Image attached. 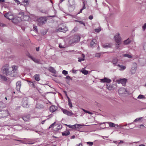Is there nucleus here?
I'll use <instances>...</instances> for the list:
<instances>
[{
    "instance_id": "4",
    "label": "nucleus",
    "mask_w": 146,
    "mask_h": 146,
    "mask_svg": "<svg viewBox=\"0 0 146 146\" xmlns=\"http://www.w3.org/2000/svg\"><path fill=\"white\" fill-rule=\"evenodd\" d=\"M12 22L15 24H17L21 21V17L19 13L18 16L13 18L12 19Z\"/></svg>"
},
{
    "instance_id": "38",
    "label": "nucleus",
    "mask_w": 146,
    "mask_h": 146,
    "mask_svg": "<svg viewBox=\"0 0 146 146\" xmlns=\"http://www.w3.org/2000/svg\"><path fill=\"white\" fill-rule=\"evenodd\" d=\"M81 72L83 74L85 75H87L88 73V71L87 70H82Z\"/></svg>"
},
{
    "instance_id": "5",
    "label": "nucleus",
    "mask_w": 146,
    "mask_h": 146,
    "mask_svg": "<svg viewBox=\"0 0 146 146\" xmlns=\"http://www.w3.org/2000/svg\"><path fill=\"white\" fill-rule=\"evenodd\" d=\"M119 33H118L117 35L114 36V38H115V41L117 44L118 46L117 47L118 48L119 47V45L121 43V38L119 37Z\"/></svg>"
},
{
    "instance_id": "27",
    "label": "nucleus",
    "mask_w": 146,
    "mask_h": 146,
    "mask_svg": "<svg viewBox=\"0 0 146 146\" xmlns=\"http://www.w3.org/2000/svg\"><path fill=\"white\" fill-rule=\"evenodd\" d=\"M106 123L108 124L110 127H114L115 126V124L114 123L110 122H106Z\"/></svg>"
},
{
    "instance_id": "8",
    "label": "nucleus",
    "mask_w": 146,
    "mask_h": 146,
    "mask_svg": "<svg viewBox=\"0 0 146 146\" xmlns=\"http://www.w3.org/2000/svg\"><path fill=\"white\" fill-rule=\"evenodd\" d=\"M66 125L69 128L72 129H79L80 127L81 126V125L78 124L74 125H70L67 124H66Z\"/></svg>"
},
{
    "instance_id": "16",
    "label": "nucleus",
    "mask_w": 146,
    "mask_h": 146,
    "mask_svg": "<svg viewBox=\"0 0 146 146\" xmlns=\"http://www.w3.org/2000/svg\"><path fill=\"white\" fill-rule=\"evenodd\" d=\"M30 116L29 114L26 115L22 117L23 119L25 121H28L30 119Z\"/></svg>"
},
{
    "instance_id": "6",
    "label": "nucleus",
    "mask_w": 146,
    "mask_h": 146,
    "mask_svg": "<svg viewBox=\"0 0 146 146\" xmlns=\"http://www.w3.org/2000/svg\"><path fill=\"white\" fill-rule=\"evenodd\" d=\"M21 17V21H27L29 18V16L27 15H24V13L21 12L19 13Z\"/></svg>"
},
{
    "instance_id": "56",
    "label": "nucleus",
    "mask_w": 146,
    "mask_h": 146,
    "mask_svg": "<svg viewBox=\"0 0 146 146\" xmlns=\"http://www.w3.org/2000/svg\"><path fill=\"white\" fill-rule=\"evenodd\" d=\"M66 78L67 79H71L70 77L68 76H67L66 77Z\"/></svg>"
},
{
    "instance_id": "29",
    "label": "nucleus",
    "mask_w": 146,
    "mask_h": 146,
    "mask_svg": "<svg viewBox=\"0 0 146 146\" xmlns=\"http://www.w3.org/2000/svg\"><path fill=\"white\" fill-rule=\"evenodd\" d=\"M70 134V132L69 131H66L65 132H63L62 133V135L63 136H66Z\"/></svg>"
},
{
    "instance_id": "34",
    "label": "nucleus",
    "mask_w": 146,
    "mask_h": 146,
    "mask_svg": "<svg viewBox=\"0 0 146 146\" xmlns=\"http://www.w3.org/2000/svg\"><path fill=\"white\" fill-rule=\"evenodd\" d=\"M0 78L4 81H6L7 80V78L5 76L1 75H0Z\"/></svg>"
},
{
    "instance_id": "36",
    "label": "nucleus",
    "mask_w": 146,
    "mask_h": 146,
    "mask_svg": "<svg viewBox=\"0 0 146 146\" xmlns=\"http://www.w3.org/2000/svg\"><path fill=\"white\" fill-rule=\"evenodd\" d=\"M123 56L124 57H126L128 58H131L132 57V56L131 55H129L128 54H123Z\"/></svg>"
},
{
    "instance_id": "61",
    "label": "nucleus",
    "mask_w": 146,
    "mask_h": 146,
    "mask_svg": "<svg viewBox=\"0 0 146 146\" xmlns=\"http://www.w3.org/2000/svg\"><path fill=\"white\" fill-rule=\"evenodd\" d=\"M64 93L65 94V95H66V96H67V97H68V96H67V92H66V91H64Z\"/></svg>"
},
{
    "instance_id": "11",
    "label": "nucleus",
    "mask_w": 146,
    "mask_h": 146,
    "mask_svg": "<svg viewBox=\"0 0 146 146\" xmlns=\"http://www.w3.org/2000/svg\"><path fill=\"white\" fill-rule=\"evenodd\" d=\"M133 64L134 66L135 67L132 68L131 70V72L132 74H133L135 73L137 68V64L136 63H133Z\"/></svg>"
},
{
    "instance_id": "57",
    "label": "nucleus",
    "mask_w": 146,
    "mask_h": 146,
    "mask_svg": "<svg viewBox=\"0 0 146 146\" xmlns=\"http://www.w3.org/2000/svg\"><path fill=\"white\" fill-rule=\"evenodd\" d=\"M72 72L73 73H76V70H75L74 69H72Z\"/></svg>"
},
{
    "instance_id": "24",
    "label": "nucleus",
    "mask_w": 146,
    "mask_h": 146,
    "mask_svg": "<svg viewBox=\"0 0 146 146\" xmlns=\"http://www.w3.org/2000/svg\"><path fill=\"white\" fill-rule=\"evenodd\" d=\"M118 62V59L116 57H115L113 60L112 61V62L113 64L115 65Z\"/></svg>"
},
{
    "instance_id": "47",
    "label": "nucleus",
    "mask_w": 146,
    "mask_h": 146,
    "mask_svg": "<svg viewBox=\"0 0 146 146\" xmlns=\"http://www.w3.org/2000/svg\"><path fill=\"white\" fill-rule=\"evenodd\" d=\"M101 29L100 28H99L98 29H95V31L97 33H99V32H100L101 31Z\"/></svg>"
},
{
    "instance_id": "3",
    "label": "nucleus",
    "mask_w": 146,
    "mask_h": 146,
    "mask_svg": "<svg viewBox=\"0 0 146 146\" xmlns=\"http://www.w3.org/2000/svg\"><path fill=\"white\" fill-rule=\"evenodd\" d=\"M9 113L7 110H0V118H4L9 115Z\"/></svg>"
},
{
    "instance_id": "59",
    "label": "nucleus",
    "mask_w": 146,
    "mask_h": 146,
    "mask_svg": "<svg viewBox=\"0 0 146 146\" xmlns=\"http://www.w3.org/2000/svg\"><path fill=\"white\" fill-rule=\"evenodd\" d=\"M123 141L122 140H120L119 141V142H118V143H119V144H120V143H123Z\"/></svg>"
},
{
    "instance_id": "19",
    "label": "nucleus",
    "mask_w": 146,
    "mask_h": 146,
    "mask_svg": "<svg viewBox=\"0 0 146 146\" xmlns=\"http://www.w3.org/2000/svg\"><path fill=\"white\" fill-rule=\"evenodd\" d=\"M29 0H23L22 3L25 6H27L29 4Z\"/></svg>"
},
{
    "instance_id": "62",
    "label": "nucleus",
    "mask_w": 146,
    "mask_h": 146,
    "mask_svg": "<svg viewBox=\"0 0 146 146\" xmlns=\"http://www.w3.org/2000/svg\"><path fill=\"white\" fill-rule=\"evenodd\" d=\"M5 2L4 0H0V2Z\"/></svg>"
},
{
    "instance_id": "15",
    "label": "nucleus",
    "mask_w": 146,
    "mask_h": 146,
    "mask_svg": "<svg viewBox=\"0 0 146 146\" xmlns=\"http://www.w3.org/2000/svg\"><path fill=\"white\" fill-rule=\"evenodd\" d=\"M16 89L18 91H20L21 86V82L20 81H18L16 83Z\"/></svg>"
},
{
    "instance_id": "50",
    "label": "nucleus",
    "mask_w": 146,
    "mask_h": 146,
    "mask_svg": "<svg viewBox=\"0 0 146 146\" xmlns=\"http://www.w3.org/2000/svg\"><path fill=\"white\" fill-rule=\"evenodd\" d=\"M33 29L35 30L36 31H37V26H36L35 25H33Z\"/></svg>"
},
{
    "instance_id": "30",
    "label": "nucleus",
    "mask_w": 146,
    "mask_h": 146,
    "mask_svg": "<svg viewBox=\"0 0 146 146\" xmlns=\"http://www.w3.org/2000/svg\"><path fill=\"white\" fill-rule=\"evenodd\" d=\"M82 58H78V61L79 62H81L82 61H83L84 60V57L85 55L84 54H82Z\"/></svg>"
},
{
    "instance_id": "28",
    "label": "nucleus",
    "mask_w": 146,
    "mask_h": 146,
    "mask_svg": "<svg viewBox=\"0 0 146 146\" xmlns=\"http://www.w3.org/2000/svg\"><path fill=\"white\" fill-rule=\"evenodd\" d=\"M43 107V106L42 105L39 104H37L36 106V108L38 109L42 108Z\"/></svg>"
},
{
    "instance_id": "21",
    "label": "nucleus",
    "mask_w": 146,
    "mask_h": 146,
    "mask_svg": "<svg viewBox=\"0 0 146 146\" xmlns=\"http://www.w3.org/2000/svg\"><path fill=\"white\" fill-rule=\"evenodd\" d=\"M29 56L32 60H33L35 62L37 63H39L40 61L39 60L37 59L34 58H33L32 56H31L30 55Z\"/></svg>"
},
{
    "instance_id": "48",
    "label": "nucleus",
    "mask_w": 146,
    "mask_h": 146,
    "mask_svg": "<svg viewBox=\"0 0 146 146\" xmlns=\"http://www.w3.org/2000/svg\"><path fill=\"white\" fill-rule=\"evenodd\" d=\"M143 49L146 52V43H145L144 44L143 46Z\"/></svg>"
},
{
    "instance_id": "51",
    "label": "nucleus",
    "mask_w": 146,
    "mask_h": 146,
    "mask_svg": "<svg viewBox=\"0 0 146 146\" xmlns=\"http://www.w3.org/2000/svg\"><path fill=\"white\" fill-rule=\"evenodd\" d=\"M55 124V122H54L49 127V128H51L53 126H54V125Z\"/></svg>"
},
{
    "instance_id": "63",
    "label": "nucleus",
    "mask_w": 146,
    "mask_h": 146,
    "mask_svg": "<svg viewBox=\"0 0 146 146\" xmlns=\"http://www.w3.org/2000/svg\"><path fill=\"white\" fill-rule=\"evenodd\" d=\"M85 8H86V7H85V5L84 4V6L83 8L82 9H83V10Z\"/></svg>"
},
{
    "instance_id": "7",
    "label": "nucleus",
    "mask_w": 146,
    "mask_h": 146,
    "mask_svg": "<svg viewBox=\"0 0 146 146\" xmlns=\"http://www.w3.org/2000/svg\"><path fill=\"white\" fill-rule=\"evenodd\" d=\"M5 17L9 20L12 19L14 16L12 13L10 12H8L4 15Z\"/></svg>"
},
{
    "instance_id": "18",
    "label": "nucleus",
    "mask_w": 146,
    "mask_h": 146,
    "mask_svg": "<svg viewBox=\"0 0 146 146\" xmlns=\"http://www.w3.org/2000/svg\"><path fill=\"white\" fill-rule=\"evenodd\" d=\"M17 67L15 66H12L13 70L11 71V73H12V74H15V76L16 75L15 72L16 71V70L17 69Z\"/></svg>"
},
{
    "instance_id": "49",
    "label": "nucleus",
    "mask_w": 146,
    "mask_h": 146,
    "mask_svg": "<svg viewBox=\"0 0 146 146\" xmlns=\"http://www.w3.org/2000/svg\"><path fill=\"white\" fill-rule=\"evenodd\" d=\"M143 29V31H144L146 28V23H145L144 25L142 27Z\"/></svg>"
},
{
    "instance_id": "33",
    "label": "nucleus",
    "mask_w": 146,
    "mask_h": 146,
    "mask_svg": "<svg viewBox=\"0 0 146 146\" xmlns=\"http://www.w3.org/2000/svg\"><path fill=\"white\" fill-rule=\"evenodd\" d=\"M130 42V40L129 38H128L127 40L124 41V44H127L129 43Z\"/></svg>"
},
{
    "instance_id": "39",
    "label": "nucleus",
    "mask_w": 146,
    "mask_h": 146,
    "mask_svg": "<svg viewBox=\"0 0 146 146\" xmlns=\"http://www.w3.org/2000/svg\"><path fill=\"white\" fill-rule=\"evenodd\" d=\"M107 88L109 90H112V87L109 84L107 85H106Z\"/></svg>"
},
{
    "instance_id": "60",
    "label": "nucleus",
    "mask_w": 146,
    "mask_h": 146,
    "mask_svg": "<svg viewBox=\"0 0 146 146\" xmlns=\"http://www.w3.org/2000/svg\"><path fill=\"white\" fill-rule=\"evenodd\" d=\"M77 146H82V143H80L77 145Z\"/></svg>"
},
{
    "instance_id": "53",
    "label": "nucleus",
    "mask_w": 146,
    "mask_h": 146,
    "mask_svg": "<svg viewBox=\"0 0 146 146\" xmlns=\"http://www.w3.org/2000/svg\"><path fill=\"white\" fill-rule=\"evenodd\" d=\"M14 1L16 2L17 5L19 4H20V2L18 1V0H14Z\"/></svg>"
},
{
    "instance_id": "42",
    "label": "nucleus",
    "mask_w": 146,
    "mask_h": 146,
    "mask_svg": "<svg viewBox=\"0 0 146 146\" xmlns=\"http://www.w3.org/2000/svg\"><path fill=\"white\" fill-rule=\"evenodd\" d=\"M62 28L60 27L56 30V31L57 32H61Z\"/></svg>"
},
{
    "instance_id": "14",
    "label": "nucleus",
    "mask_w": 146,
    "mask_h": 146,
    "mask_svg": "<svg viewBox=\"0 0 146 146\" xmlns=\"http://www.w3.org/2000/svg\"><path fill=\"white\" fill-rule=\"evenodd\" d=\"M126 92V90L123 88H121L118 90V93L119 94H125Z\"/></svg>"
},
{
    "instance_id": "44",
    "label": "nucleus",
    "mask_w": 146,
    "mask_h": 146,
    "mask_svg": "<svg viewBox=\"0 0 146 146\" xmlns=\"http://www.w3.org/2000/svg\"><path fill=\"white\" fill-rule=\"evenodd\" d=\"M75 21L76 22H78L80 24H83L84 25V26L85 25V23L82 21H78L77 20H75Z\"/></svg>"
},
{
    "instance_id": "35",
    "label": "nucleus",
    "mask_w": 146,
    "mask_h": 146,
    "mask_svg": "<svg viewBox=\"0 0 146 146\" xmlns=\"http://www.w3.org/2000/svg\"><path fill=\"white\" fill-rule=\"evenodd\" d=\"M61 32L63 33H65L66 31H68V29L66 27H64L63 28H62Z\"/></svg>"
},
{
    "instance_id": "23",
    "label": "nucleus",
    "mask_w": 146,
    "mask_h": 146,
    "mask_svg": "<svg viewBox=\"0 0 146 146\" xmlns=\"http://www.w3.org/2000/svg\"><path fill=\"white\" fill-rule=\"evenodd\" d=\"M23 106L25 108H27L29 107V105L27 100H25L24 101L23 104Z\"/></svg>"
},
{
    "instance_id": "26",
    "label": "nucleus",
    "mask_w": 146,
    "mask_h": 146,
    "mask_svg": "<svg viewBox=\"0 0 146 146\" xmlns=\"http://www.w3.org/2000/svg\"><path fill=\"white\" fill-rule=\"evenodd\" d=\"M34 77L36 80L38 81L40 80V78L39 75L36 74L34 76Z\"/></svg>"
},
{
    "instance_id": "55",
    "label": "nucleus",
    "mask_w": 146,
    "mask_h": 146,
    "mask_svg": "<svg viewBox=\"0 0 146 146\" xmlns=\"http://www.w3.org/2000/svg\"><path fill=\"white\" fill-rule=\"evenodd\" d=\"M93 18V16L92 15H90L89 17V19L90 20L92 19Z\"/></svg>"
},
{
    "instance_id": "12",
    "label": "nucleus",
    "mask_w": 146,
    "mask_h": 146,
    "mask_svg": "<svg viewBox=\"0 0 146 146\" xmlns=\"http://www.w3.org/2000/svg\"><path fill=\"white\" fill-rule=\"evenodd\" d=\"M127 81V79L125 78H123L122 79H120L119 80H117V82L118 83H121L123 85H125Z\"/></svg>"
},
{
    "instance_id": "20",
    "label": "nucleus",
    "mask_w": 146,
    "mask_h": 146,
    "mask_svg": "<svg viewBox=\"0 0 146 146\" xmlns=\"http://www.w3.org/2000/svg\"><path fill=\"white\" fill-rule=\"evenodd\" d=\"M27 82H28L29 85L31 87H32L34 88H35V86L34 84L36 82L35 81H34L33 82L28 80Z\"/></svg>"
},
{
    "instance_id": "10",
    "label": "nucleus",
    "mask_w": 146,
    "mask_h": 146,
    "mask_svg": "<svg viewBox=\"0 0 146 146\" xmlns=\"http://www.w3.org/2000/svg\"><path fill=\"white\" fill-rule=\"evenodd\" d=\"M62 111L64 113L68 116H72L73 115V113L72 112L66 109H62Z\"/></svg>"
},
{
    "instance_id": "17",
    "label": "nucleus",
    "mask_w": 146,
    "mask_h": 146,
    "mask_svg": "<svg viewBox=\"0 0 146 146\" xmlns=\"http://www.w3.org/2000/svg\"><path fill=\"white\" fill-rule=\"evenodd\" d=\"M57 107L54 106H52L50 108L49 110L50 112H54L57 109Z\"/></svg>"
},
{
    "instance_id": "32",
    "label": "nucleus",
    "mask_w": 146,
    "mask_h": 146,
    "mask_svg": "<svg viewBox=\"0 0 146 146\" xmlns=\"http://www.w3.org/2000/svg\"><path fill=\"white\" fill-rule=\"evenodd\" d=\"M5 107V104L2 102L0 101V108H3Z\"/></svg>"
},
{
    "instance_id": "43",
    "label": "nucleus",
    "mask_w": 146,
    "mask_h": 146,
    "mask_svg": "<svg viewBox=\"0 0 146 146\" xmlns=\"http://www.w3.org/2000/svg\"><path fill=\"white\" fill-rule=\"evenodd\" d=\"M87 143L90 146H92L93 145V142H88Z\"/></svg>"
},
{
    "instance_id": "40",
    "label": "nucleus",
    "mask_w": 146,
    "mask_h": 146,
    "mask_svg": "<svg viewBox=\"0 0 146 146\" xmlns=\"http://www.w3.org/2000/svg\"><path fill=\"white\" fill-rule=\"evenodd\" d=\"M137 98L138 99H144L145 97L143 95L140 94L138 96Z\"/></svg>"
},
{
    "instance_id": "64",
    "label": "nucleus",
    "mask_w": 146,
    "mask_h": 146,
    "mask_svg": "<svg viewBox=\"0 0 146 146\" xmlns=\"http://www.w3.org/2000/svg\"><path fill=\"white\" fill-rule=\"evenodd\" d=\"M139 146H145V145H143V144H141V145H140Z\"/></svg>"
},
{
    "instance_id": "41",
    "label": "nucleus",
    "mask_w": 146,
    "mask_h": 146,
    "mask_svg": "<svg viewBox=\"0 0 146 146\" xmlns=\"http://www.w3.org/2000/svg\"><path fill=\"white\" fill-rule=\"evenodd\" d=\"M118 66L120 67L122 70H124L126 68V67L125 66L120 65L119 64L118 65Z\"/></svg>"
},
{
    "instance_id": "13",
    "label": "nucleus",
    "mask_w": 146,
    "mask_h": 146,
    "mask_svg": "<svg viewBox=\"0 0 146 146\" xmlns=\"http://www.w3.org/2000/svg\"><path fill=\"white\" fill-rule=\"evenodd\" d=\"M111 82V80L107 78H104V79L100 80V82L102 83L106 82L108 83H110Z\"/></svg>"
},
{
    "instance_id": "45",
    "label": "nucleus",
    "mask_w": 146,
    "mask_h": 146,
    "mask_svg": "<svg viewBox=\"0 0 146 146\" xmlns=\"http://www.w3.org/2000/svg\"><path fill=\"white\" fill-rule=\"evenodd\" d=\"M62 73L65 75H67L68 74V72L65 70H63L62 72Z\"/></svg>"
},
{
    "instance_id": "22",
    "label": "nucleus",
    "mask_w": 146,
    "mask_h": 146,
    "mask_svg": "<svg viewBox=\"0 0 146 146\" xmlns=\"http://www.w3.org/2000/svg\"><path fill=\"white\" fill-rule=\"evenodd\" d=\"M48 70L50 72L53 73H56V71L54 68L52 67H50L48 68Z\"/></svg>"
},
{
    "instance_id": "58",
    "label": "nucleus",
    "mask_w": 146,
    "mask_h": 146,
    "mask_svg": "<svg viewBox=\"0 0 146 146\" xmlns=\"http://www.w3.org/2000/svg\"><path fill=\"white\" fill-rule=\"evenodd\" d=\"M36 51H38L39 50V47H36Z\"/></svg>"
},
{
    "instance_id": "52",
    "label": "nucleus",
    "mask_w": 146,
    "mask_h": 146,
    "mask_svg": "<svg viewBox=\"0 0 146 146\" xmlns=\"http://www.w3.org/2000/svg\"><path fill=\"white\" fill-rule=\"evenodd\" d=\"M100 56V53H97L96 54L95 56L97 57H99Z\"/></svg>"
},
{
    "instance_id": "46",
    "label": "nucleus",
    "mask_w": 146,
    "mask_h": 146,
    "mask_svg": "<svg viewBox=\"0 0 146 146\" xmlns=\"http://www.w3.org/2000/svg\"><path fill=\"white\" fill-rule=\"evenodd\" d=\"M83 110L85 113H88V114H92V113L91 112H90L89 111H88L86 110H84V109H83Z\"/></svg>"
},
{
    "instance_id": "2",
    "label": "nucleus",
    "mask_w": 146,
    "mask_h": 146,
    "mask_svg": "<svg viewBox=\"0 0 146 146\" xmlns=\"http://www.w3.org/2000/svg\"><path fill=\"white\" fill-rule=\"evenodd\" d=\"M47 20V17H41L37 19L38 25L39 26H41L45 23V22Z\"/></svg>"
},
{
    "instance_id": "37",
    "label": "nucleus",
    "mask_w": 146,
    "mask_h": 146,
    "mask_svg": "<svg viewBox=\"0 0 146 146\" xmlns=\"http://www.w3.org/2000/svg\"><path fill=\"white\" fill-rule=\"evenodd\" d=\"M95 41H96V40H95V39H93L92 41H91V42H90V44L91 46H92L94 45L95 43Z\"/></svg>"
},
{
    "instance_id": "31",
    "label": "nucleus",
    "mask_w": 146,
    "mask_h": 146,
    "mask_svg": "<svg viewBox=\"0 0 146 146\" xmlns=\"http://www.w3.org/2000/svg\"><path fill=\"white\" fill-rule=\"evenodd\" d=\"M67 98L68 99V105L70 107L72 108V106L71 100L68 97H67Z\"/></svg>"
},
{
    "instance_id": "1",
    "label": "nucleus",
    "mask_w": 146,
    "mask_h": 146,
    "mask_svg": "<svg viewBox=\"0 0 146 146\" xmlns=\"http://www.w3.org/2000/svg\"><path fill=\"white\" fill-rule=\"evenodd\" d=\"M9 65L7 64H6L5 66H3L2 68V72L3 74H5L7 76L9 75L11 77L15 76V74H12V73H9V69L8 68Z\"/></svg>"
},
{
    "instance_id": "25",
    "label": "nucleus",
    "mask_w": 146,
    "mask_h": 146,
    "mask_svg": "<svg viewBox=\"0 0 146 146\" xmlns=\"http://www.w3.org/2000/svg\"><path fill=\"white\" fill-rule=\"evenodd\" d=\"M111 44L108 43L105 44L103 45V47L105 48H110L111 47Z\"/></svg>"
},
{
    "instance_id": "54",
    "label": "nucleus",
    "mask_w": 146,
    "mask_h": 146,
    "mask_svg": "<svg viewBox=\"0 0 146 146\" xmlns=\"http://www.w3.org/2000/svg\"><path fill=\"white\" fill-rule=\"evenodd\" d=\"M141 119V118H137L134 120V122H137V121H139V120Z\"/></svg>"
},
{
    "instance_id": "9",
    "label": "nucleus",
    "mask_w": 146,
    "mask_h": 146,
    "mask_svg": "<svg viewBox=\"0 0 146 146\" xmlns=\"http://www.w3.org/2000/svg\"><path fill=\"white\" fill-rule=\"evenodd\" d=\"M80 36L78 35H75L72 40L73 43L77 42L80 41Z\"/></svg>"
}]
</instances>
